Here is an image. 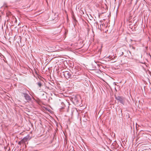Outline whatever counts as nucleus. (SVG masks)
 <instances>
[{
  "label": "nucleus",
  "mask_w": 151,
  "mask_h": 151,
  "mask_svg": "<svg viewBox=\"0 0 151 151\" xmlns=\"http://www.w3.org/2000/svg\"><path fill=\"white\" fill-rule=\"evenodd\" d=\"M63 75L66 79H68L69 78H72V73H71L68 71L63 72Z\"/></svg>",
  "instance_id": "obj_1"
},
{
  "label": "nucleus",
  "mask_w": 151,
  "mask_h": 151,
  "mask_svg": "<svg viewBox=\"0 0 151 151\" xmlns=\"http://www.w3.org/2000/svg\"><path fill=\"white\" fill-rule=\"evenodd\" d=\"M21 93L22 95L24 97L27 101L29 102V101H31L32 100L31 98L27 93L22 92Z\"/></svg>",
  "instance_id": "obj_2"
},
{
  "label": "nucleus",
  "mask_w": 151,
  "mask_h": 151,
  "mask_svg": "<svg viewBox=\"0 0 151 151\" xmlns=\"http://www.w3.org/2000/svg\"><path fill=\"white\" fill-rule=\"evenodd\" d=\"M115 99L121 103L124 104V98L122 96H115Z\"/></svg>",
  "instance_id": "obj_3"
},
{
  "label": "nucleus",
  "mask_w": 151,
  "mask_h": 151,
  "mask_svg": "<svg viewBox=\"0 0 151 151\" xmlns=\"http://www.w3.org/2000/svg\"><path fill=\"white\" fill-rule=\"evenodd\" d=\"M29 136H27L24 137L21 140L22 143L24 144H25L26 142H27L29 140Z\"/></svg>",
  "instance_id": "obj_4"
},
{
  "label": "nucleus",
  "mask_w": 151,
  "mask_h": 151,
  "mask_svg": "<svg viewBox=\"0 0 151 151\" xmlns=\"http://www.w3.org/2000/svg\"><path fill=\"white\" fill-rule=\"evenodd\" d=\"M44 83V82L43 81H40L37 83V84L38 85L39 87L41 88Z\"/></svg>",
  "instance_id": "obj_5"
},
{
  "label": "nucleus",
  "mask_w": 151,
  "mask_h": 151,
  "mask_svg": "<svg viewBox=\"0 0 151 151\" xmlns=\"http://www.w3.org/2000/svg\"><path fill=\"white\" fill-rule=\"evenodd\" d=\"M38 78L40 80V81H43V80H45V79L43 77L41 76H39Z\"/></svg>",
  "instance_id": "obj_6"
},
{
  "label": "nucleus",
  "mask_w": 151,
  "mask_h": 151,
  "mask_svg": "<svg viewBox=\"0 0 151 151\" xmlns=\"http://www.w3.org/2000/svg\"><path fill=\"white\" fill-rule=\"evenodd\" d=\"M64 109V108L63 107L61 106L60 108V111H63V109Z\"/></svg>",
  "instance_id": "obj_7"
},
{
  "label": "nucleus",
  "mask_w": 151,
  "mask_h": 151,
  "mask_svg": "<svg viewBox=\"0 0 151 151\" xmlns=\"http://www.w3.org/2000/svg\"><path fill=\"white\" fill-rule=\"evenodd\" d=\"M61 105H62V106H61L62 107H63L65 108V106L63 102L61 103Z\"/></svg>",
  "instance_id": "obj_8"
},
{
  "label": "nucleus",
  "mask_w": 151,
  "mask_h": 151,
  "mask_svg": "<svg viewBox=\"0 0 151 151\" xmlns=\"http://www.w3.org/2000/svg\"><path fill=\"white\" fill-rule=\"evenodd\" d=\"M22 143H22L21 140L18 142V144L19 145H21V144Z\"/></svg>",
  "instance_id": "obj_9"
},
{
  "label": "nucleus",
  "mask_w": 151,
  "mask_h": 151,
  "mask_svg": "<svg viewBox=\"0 0 151 151\" xmlns=\"http://www.w3.org/2000/svg\"><path fill=\"white\" fill-rule=\"evenodd\" d=\"M124 55V52H122V54H121V55Z\"/></svg>",
  "instance_id": "obj_10"
},
{
  "label": "nucleus",
  "mask_w": 151,
  "mask_h": 151,
  "mask_svg": "<svg viewBox=\"0 0 151 151\" xmlns=\"http://www.w3.org/2000/svg\"><path fill=\"white\" fill-rule=\"evenodd\" d=\"M73 19L75 21H76V19L75 17H73Z\"/></svg>",
  "instance_id": "obj_11"
},
{
  "label": "nucleus",
  "mask_w": 151,
  "mask_h": 151,
  "mask_svg": "<svg viewBox=\"0 0 151 151\" xmlns=\"http://www.w3.org/2000/svg\"><path fill=\"white\" fill-rule=\"evenodd\" d=\"M124 56H125V57H127V55L125 54V55H124Z\"/></svg>",
  "instance_id": "obj_12"
},
{
  "label": "nucleus",
  "mask_w": 151,
  "mask_h": 151,
  "mask_svg": "<svg viewBox=\"0 0 151 151\" xmlns=\"http://www.w3.org/2000/svg\"><path fill=\"white\" fill-rule=\"evenodd\" d=\"M133 47V48H134H134L133 47Z\"/></svg>",
  "instance_id": "obj_13"
},
{
  "label": "nucleus",
  "mask_w": 151,
  "mask_h": 151,
  "mask_svg": "<svg viewBox=\"0 0 151 151\" xmlns=\"http://www.w3.org/2000/svg\"><path fill=\"white\" fill-rule=\"evenodd\" d=\"M124 52H126V51L125 50L124 51Z\"/></svg>",
  "instance_id": "obj_14"
},
{
  "label": "nucleus",
  "mask_w": 151,
  "mask_h": 151,
  "mask_svg": "<svg viewBox=\"0 0 151 151\" xmlns=\"http://www.w3.org/2000/svg\"><path fill=\"white\" fill-rule=\"evenodd\" d=\"M129 52L130 53V51H129Z\"/></svg>",
  "instance_id": "obj_15"
}]
</instances>
